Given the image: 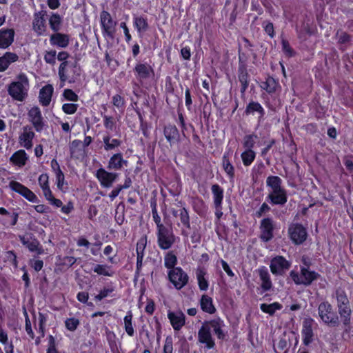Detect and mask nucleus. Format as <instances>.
<instances>
[{"label":"nucleus","mask_w":353,"mask_h":353,"mask_svg":"<svg viewBox=\"0 0 353 353\" xmlns=\"http://www.w3.org/2000/svg\"><path fill=\"white\" fill-rule=\"evenodd\" d=\"M260 239L263 242L267 243L274 237L275 223L271 218H264L260 222Z\"/></svg>","instance_id":"nucleus-11"},{"label":"nucleus","mask_w":353,"mask_h":353,"mask_svg":"<svg viewBox=\"0 0 353 353\" xmlns=\"http://www.w3.org/2000/svg\"><path fill=\"white\" fill-rule=\"evenodd\" d=\"M282 182L278 176L270 175L266 179V185L270 190L267 200L272 205H284L288 201L287 192L282 187Z\"/></svg>","instance_id":"nucleus-2"},{"label":"nucleus","mask_w":353,"mask_h":353,"mask_svg":"<svg viewBox=\"0 0 353 353\" xmlns=\"http://www.w3.org/2000/svg\"><path fill=\"white\" fill-rule=\"evenodd\" d=\"M110 267V266H94L93 270L98 274L111 276L113 275L114 272L109 269Z\"/></svg>","instance_id":"nucleus-52"},{"label":"nucleus","mask_w":353,"mask_h":353,"mask_svg":"<svg viewBox=\"0 0 353 353\" xmlns=\"http://www.w3.org/2000/svg\"><path fill=\"white\" fill-rule=\"evenodd\" d=\"M170 268L168 272L169 281L174 285L176 289L183 288L188 281L187 274L180 268L176 266H166Z\"/></svg>","instance_id":"nucleus-9"},{"label":"nucleus","mask_w":353,"mask_h":353,"mask_svg":"<svg viewBox=\"0 0 353 353\" xmlns=\"http://www.w3.org/2000/svg\"><path fill=\"white\" fill-rule=\"evenodd\" d=\"M259 274L261 283L260 286L257 288L256 291L259 295H263L272 288V283L270 275L264 266L259 270Z\"/></svg>","instance_id":"nucleus-15"},{"label":"nucleus","mask_w":353,"mask_h":353,"mask_svg":"<svg viewBox=\"0 0 353 353\" xmlns=\"http://www.w3.org/2000/svg\"><path fill=\"white\" fill-rule=\"evenodd\" d=\"M100 22L103 37L114 39L117 22L112 19L111 14L108 11L105 10L100 13Z\"/></svg>","instance_id":"nucleus-8"},{"label":"nucleus","mask_w":353,"mask_h":353,"mask_svg":"<svg viewBox=\"0 0 353 353\" xmlns=\"http://www.w3.org/2000/svg\"><path fill=\"white\" fill-rule=\"evenodd\" d=\"M134 26L139 32H145L148 28L147 19L142 17H134Z\"/></svg>","instance_id":"nucleus-44"},{"label":"nucleus","mask_w":353,"mask_h":353,"mask_svg":"<svg viewBox=\"0 0 353 353\" xmlns=\"http://www.w3.org/2000/svg\"><path fill=\"white\" fill-rule=\"evenodd\" d=\"M211 190L213 194L214 206L216 210H221L223 199V190L219 184H213Z\"/></svg>","instance_id":"nucleus-31"},{"label":"nucleus","mask_w":353,"mask_h":353,"mask_svg":"<svg viewBox=\"0 0 353 353\" xmlns=\"http://www.w3.org/2000/svg\"><path fill=\"white\" fill-rule=\"evenodd\" d=\"M34 137V133L31 130V128L28 126L23 127V132L19 136V143L21 146L27 150L32 147V139Z\"/></svg>","instance_id":"nucleus-24"},{"label":"nucleus","mask_w":353,"mask_h":353,"mask_svg":"<svg viewBox=\"0 0 353 353\" xmlns=\"http://www.w3.org/2000/svg\"><path fill=\"white\" fill-rule=\"evenodd\" d=\"M254 112L259 114L258 122L261 123L263 121L265 110L262 105L257 101H250L246 106L245 114L246 115L254 114Z\"/></svg>","instance_id":"nucleus-25"},{"label":"nucleus","mask_w":353,"mask_h":353,"mask_svg":"<svg viewBox=\"0 0 353 353\" xmlns=\"http://www.w3.org/2000/svg\"><path fill=\"white\" fill-rule=\"evenodd\" d=\"M54 92L53 86L48 84L43 86L39 91V102L43 106L49 105Z\"/></svg>","instance_id":"nucleus-27"},{"label":"nucleus","mask_w":353,"mask_h":353,"mask_svg":"<svg viewBox=\"0 0 353 353\" xmlns=\"http://www.w3.org/2000/svg\"><path fill=\"white\" fill-rule=\"evenodd\" d=\"M46 12L41 11L34 13V19L32 22L33 30L39 35L43 34L46 30Z\"/></svg>","instance_id":"nucleus-19"},{"label":"nucleus","mask_w":353,"mask_h":353,"mask_svg":"<svg viewBox=\"0 0 353 353\" xmlns=\"http://www.w3.org/2000/svg\"><path fill=\"white\" fill-rule=\"evenodd\" d=\"M282 308V304L279 302H274L270 304L261 303L260 305L261 310L265 314H268L270 316H274L276 310H280Z\"/></svg>","instance_id":"nucleus-36"},{"label":"nucleus","mask_w":353,"mask_h":353,"mask_svg":"<svg viewBox=\"0 0 353 353\" xmlns=\"http://www.w3.org/2000/svg\"><path fill=\"white\" fill-rule=\"evenodd\" d=\"M257 137V135L255 134L245 135L243 137V147L246 148V150H252L255 144V140Z\"/></svg>","instance_id":"nucleus-46"},{"label":"nucleus","mask_w":353,"mask_h":353,"mask_svg":"<svg viewBox=\"0 0 353 353\" xmlns=\"http://www.w3.org/2000/svg\"><path fill=\"white\" fill-rule=\"evenodd\" d=\"M168 318L173 329L176 331H179L185 323V316L181 311L178 312L168 311Z\"/></svg>","instance_id":"nucleus-17"},{"label":"nucleus","mask_w":353,"mask_h":353,"mask_svg":"<svg viewBox=\"0 0 353 353\" xmlns=\"http://www.w3.org/2000/svg\"><path fill=\"white\" fill-rule=\"evenodd\" d=\"M301 267V274L294 270L291 271L290 273V277L295 284L308 286L320 276L319 273L309 270L310 266Z\"/></svg>","instance_id":"nucleus-6"},{"label":"nucleus","mask_w":353,"mask_h":353,"mask_svg":"<svg viewBox=\"0 0 353 353\" xmlns=\"http://www.w3.org/2000/svg\"><path fill=\"white\" fill-rule=\"evenodd\" d=\"M164 265H176L177 262V258L174 251H169L165 256Z\"/></svg>","instance_id":"nucleus-55"},{"label":"nucleus","mask_w":353,"mask_h":353,"mask_svg":"<svg viewBox=\"0 0 353 353\" xmlns=\"http://www.w3.org/2000/svg\"><path fill=\"white\" fill-rule=\"evenodd\" d=\"M67 65L68 61H64L62 62L59 67L58 74L61 81V88H63L65 85V82L68 79V77L65 74V69Z\"/></svg>","instance_id":"nucleus-47"},{"label":"nucleus","mask_w":353,"mask_h":353,"mask_svg":"<svg viewBox=\"0 0 353 353\" xmlns=\"http://www.w3.org/2000/svg\"><path fill=\"white\" fill-rule=\"evenodd\" d=\"M313 30L308 23H304L301 29L298 31V36L300 39H305V35H312Z\"/></svg>","instance_id":"nucleus-50"},{"label":"nucleus","mask_w":353,"mask_h":353,"mask_svg":"<svg viewBox=\"0 0 353 353\" xmlns=\"http://www.w3.org/2000/svg\"><path fill=\"white\" fill-rule=\"evenodd\" d=\"M112 103L117 108H121L125 104L124 99L119 94H115L112 97Z\"/></svg>","instance_id":"nucleus-60"},{"label":"nucleus","mask_w":353,"mask_h":353,"mask_svg":"<svg viewBox=\"0 0 353 353\" xmlns=\"http://www.w3.org/2000/svg\"><path fill=\"white\" fill-rule=\"evenodd\" d=\"M201 234L199 230L196 228H194L190 235L191 241L192 243H198L201 241Z\"/></svg>","instance_id":"nucleus-64"},{"label":"nucleus","mask_w":353,"mask_h":353,"mask_svg":"<svg viewBox=\"0 0 353 353\" xmlns=\"http://www.w3.org/2000/svg\"><path fill=\"white\" fill-rule=\"evenodd\" d=\"M238 79L241 83V93L243 95L250 82V75L247 70V66L241 65V68H238Z\"/></svg>","instance_id":"nucleus-28"},{"label":"nucleus","mask_w":353,"mask_h":353,"mask_svg":"<svg viewBox=\"0 0 353 353\" xmlns=\"http://www.w3.org/2000/svg\"><path fill=\"white\" fill-rule=\"evenodd\" d=\"M134 72L137 79L139 81H142L149 79L151 74H153L154 70L150 65L146 63H139L136 65Z\"/></svg>","instance_id":"nucleus-20"},{"label":"nucleus","mask_w":353,"mask_h":353,"mask_svg":"<svg viewBox=\"0 0 353 353\" xmlns=\"http://www.w3.org/2000/svg\"><path fill=\"white\" fill-rule=\"evenodd\" d=\"M317 326L315 321L311 318H305L303 321L301 336L303 344L305 346L310 345L314 340V333L313 328Z\"/></svg>","instance_id":"nucleus-10"},{"label":"nucleus","mask_w":353,"mask_h":353,"mask_svg":"<svg viewBox=\"0 0 353 353\" xmlns=\"http://www.w3.org/2000/svg\"><path fill=\"white\" fill-rule=\"evenodd\" d=\"M79 325V321L78 319H76L74 317L68 318L65 321V327L71 332H74L77 330Z\"/></svg>","instance_id":"nucleus-49"},{"label":"nucleus","mask_w":353,"mask_h":353,"mask_svg":"<svg viewBox=\"0 0 353 353\" xmlns=\"http://www.w3.org/2000/svg\"><path fill=\"white\" fill-rule=\"evenodd\" d=\"M14 31L13 29L2 28L0 30V48L6 49L14 41Z\"/></svg>","instance_id":"nucleus-23"},{"label":"nucleus","mask_w":353,"mask_h":353,"mask_svg":"<svg viewBox=\"0 0 353 353\" xmlns=\"http://www.w3.org/2000/svg\"><path fill=\"white\" fill-rule=\"evenodd\" d=\"M132 311L127 312L126 315L123 318L124 328L129 336H133L134 335V329L132 325Z\"/></svg>","instance_id":"nucleus-37"},{"label":"nucleus","mask_w":353,"mask_h":353,"mask_svg":"<svg viewBox=\"0 0 353 353\" xmlns=\"http://www.w3.org/2000/svg\"><path fill=\"white\" fill-rule=\"evenodd\" d=\"M70 41V38L68 34L59 33L58 32L52 34L50 38V42L52 46H55L59 48H66Z\"/></svg>","instance_id":"nucleus-26"},{"label":"nucleus","mask_w":353,"mask_h":353,"mask_svg":"<svg viewBox=\"0 0 353 353\" xmlns=\"http://www.w3.org/2000/svg\"><path fill=\"white\" fill-rule=\"evenodd\" d=\"M335 37L337 40V43L339 45V49L342 51L345 50L351 41V36L342 30H338Z\"/></svg>","instance_id":"nucleus-33"},{"label":"nucleus","mask_w":353,"mask_h":353,"mask_svg":"<svg viewBox=\"0 0 353 353\" xmlns=\"http://www.w3.org/2000/svg\"><path fill=\"white\" fill-rule=\"evenodd\" d=\"M157 243L162 250H168L176 241V236L172 228L162 225L157 228Z\"/></svg>","instance_id":"nucleus-7"},{"label":"nucleus","mask_w":353,"mask_h":353,"mask_svg":"<svg viewBox=\"0 0 353 353\" xmlns=\"http://www.w3.org/2000/svg\"><path fill=\"white\" fill-rule=\"evenodd\" d=\"M282 50L285 54L288 57H292L295 54V52L290 47V45L286 39H283L281 41Z\"/></svg>","instance_id":"nucleus-53"},{"label":"nucleus","mask_w":353,"mask_h":353,"mask_svg":"<svg viewBox=\"0 0 353 353\" xmlns=\"http://www.w3.org/2000/svg\"><path fill=\"white\" fill-rule=\"evenodd\" d=\"M270 210V206L266 203H263L260 208L256 212V216L258 218L261 217L264 214L268 212Z\"/></svg>","instance_id":"nucleus-61"},{"label":"nucleus","mask_w":353,"mask_h":353,"mask_svg":"<svg viewBox=\"0 0 353 353\" xmlns=\"http://www.w3.org/2000/svg\"><path fill=\"white\" fill-rule=\"evenodd\" d=\"M63 96L68 101L76 102L79 100L78 95L71 89L64 90Z\"/></svg>","instance_id":"nucleus-56"},{"label":"nucleus","mask_w":353,"mask_h":353,"mask_svg":"<svg viewBox=\"0 0 353 353\" xmlns=\"http://www.w3.org/2000/svg\"><path fill=\"white\" fill-rule=\"evenodd\" d=\"M18 55L13 52H6L2 57H0V72L5 71L10 63L18 60Z\"/></svg>","instance_id":"nucleus-32"},{"label":"nucleus","mask_w":353,"mask_h":353,"mask_svg":"<svg viewBox=\"0 0 353 353\" xmlns=\"http://www.w3.org/2000/svg\"><path fill=\"white\" fill-rule=\"evenodd\" d=\"M70 157L72 159H79L84 156L85 152L82 147V142L80 140H74L70 144Z\"/></svg>","instance_id":"nucleus-30"},{"label":"nucleus","mask_w":353,"mask_h":353,"mask_svg":"<svg viewBox=\"0 0 353 353\" xmlns=\"http://www.w3.org/2000/svg\"><path fill=\"white\" fill-rule=\"evenodd\" d=\"M28 79L24 73H21L17 77V80L8 85V92L13 99L23 101L28 97Z\"/></svg>","instance_id":"nucleus-4"},{"label":"nucleus","mask_w":353,"mask_h":353,"mask_svg":"<svg viewBox=\"0 0 353 353\" xmlns=\"http://www.w3.org/2000/svg\"><path fill=\"white\" fill-rule=\"evenodd\" d=\"M77 284L79 286V288L81 290L88 289L91 287V279L88 276L81 275L79 273H77L76 278Z\"/></svg>","instance_id":"nucleus-42"},{"label":"nucleus","mask_w":353,"mask_h":353,"mask_svg":"<svg viewBox=\"0 0 353 353\" xmlns=\"http://www.w3.org/2000/svg\"><path fill=\"white\" fill-rule=\"evenodd\" d=\"M200 307L203 312L214 314L216 312V309L214 305L212 297L207 294H203L200 299Z\"/></svg>","instance_id":"nucleus-29"},{"label":"nucleus","mask_w":353,"mask_h":353,"mask_svg":"<svg viewBox=\"0 0 353 353\" xmlns=\"http://www.w3.org/2000/svg\"><path fill=\"white\" fill-rule=\"evenodd\" d=\"M170 212L172 216L179 219L180 222L177 223L178 226H183L190 229V215L188 210L185 207L180 206L179 208H171Z\"/></svg>","instance_id":"nucleus-16"},{"label":"nucleus","mask_w":353,"mask_h":353,"mask_svg":"<svg viewBox=\"0 0 353 353\" xmlns=\"http://www.w3.org/2000/svg\"><path fill=\"white\" fill-rule=\"evenodd\" d=\"M318 314L321 321L327 326L337 327L339 325V318L328 301H323L319 305Z\"/></svg>","instance_id":"nucleus-5"},{"label":"nucleus","mask_w":353,"mask_h":353,"mask_svg":"<svg viewBox=\"0 0 353 353\" xmlns=\"http://www.w3.org/2000/svg\"><path fill=\"white\" fill-rule=\"evenodd\" d=\"M56 51H48L44 54V60L47 63L54 65L56 63Z\"/></svg>","instance_id":"nucleus-57"},{"label":"nucleus","mask_w":353,"mask_h":353,"mask_svg":"<svg viewBox=\"0 0 353 353\" xmlns=\"http://www.w3.org/2000/svg\"><path fill=\"white\" fill-rule=\"evenodd\" d=\"M78 106L76 103H64L62 105V110L67 114H72L77 112Z\"/></svg>","instance_id":"nucleus-54"},{"label":"nucleus","mask_w":353,"mask_h":353,"mask_svg":"<svg viewBox=\"0 0 353 353\" xmlns=\"http://www.w3.org/2000/svg\"><path fill=\"white\" fill-rule=\"evenodd\" d=\"M288 233L291 240L296 245L303 243L307 238L306 229L299 223H294L290 225Z\"/></svg>","instance_id":"nucleus-13"},{"label":"nucleus","mask_w":353,"mask_h":353,"mask_svg":"<svg viewBox=\"0 0 353 353\" xmlns=\"http://www.w3.org/2000/svg\"><path fill=\"white\" fill-rule=\"evenodd\" d=\"M224 321L219 316L210 320L204 321L198 331V342L204 345V350H209L216 347L215 340L212 332L218 340L227 341L228 332L225 329Z\"/></svg>","instance_id":"nucleus-1"},{"label":"nucleus","mask_w":353,"mask_h":353,"mask_svg":"<svg viewBox=\"0 0 353 353\" xmlns=\"http://www.w3.org/2000/svg\"><path fill=\"white\" fill-rule=\"evenodd\" d=\"M50 28L54 32H59L61 26V17L59 14L53 13L49 19Z\"/></svg>","instance_id":"nucleus-38"},{"label":"nucleus","mask_w":353,"mask_h":353,"mask_svg":"<svg viewBox=\"0 0 353 353\" xmlns=\"http://www.w3.org/2000/svg\"><path fill=\"white\" fill-rule=\"evenodd\" d=\"M193 208L194 211L199 214L202 215L207 211V206L203 201V200L201 198H196L193 201L192 203Z\"/></svg>","instance_id":"nucleus-41"},{"label":"nucleus","mask_w":353,"mask_h":353,"mask_svg":"<svg viewBox=\"0 0 353 353\" xmlns=\"http://www.w3.org/2000/svg\"><path fill=\"white\" fill-rule=\"evenodd\" d=\"M222 164L225 172L229 175V176L232 178L234 177V166L230 163V161H229V159L228 158L226 154H224L223 157Z\"/></svg>","instance_id":"nucleus-45"},{"label":"nucleus","mask_w":353,"mask_h":353,"mask_svg":"<svg viewBox=\"0 0 353 353\" xmlns=\"http://www.w3.org/2000/svg\"><path fill=\"white\" fill-rule=\"evenodd\" d=\"M28 159L26 152L23 150H19L10 157V161L19 167H22L26 165Z\"/></svg>","instance_id":"nucleus-34"},{"label":"nucleus","mask_w":353,"mask_h":353,"mask_svg":"<svg viewBox=\"0 0 353 353\" xmlns=\"http://www.w3.org/2000/svg\"><path fill=\"white\" fill-rule=\"evenodd\" d=\"M243 163L245 166L250 165L254 161L256 153L252 150H245L241 155Z\"/></svg>","instance_id":"nucleus-39"},{"label":"nucleus","mask_w":353,"mask_h":353,"mask_svg":"<svg viewBox=\"0 0 353 353\" xmlns=\"http://www.w3.org/2000/svg\"><path fill=\"white\" fill-rule=\"evenodd\" d=\"M46 353H61L57 350L56 340L52 335L48 336V344Z\"/></svg>","instance_id":"nucleus-51"},{"label":"nucleus","mask_w":353,"mask_h":353,"mask_svg":"<svg viewBox=\"0 0 353 353\" xmlns=\"http://www.w3.org/2000/svg\"><path fill=\"white\" fill-rule=\"evenodd\" d=\"M95 176L103 188H109L117 181L119 174L117 172H110L104 168H99L97 170Z\"/></svg>","instance_id":"nucleus-12"},{"label":"nucleus","mask_w":353,"mask_h":353,"mask_svg":"<svg viewBox=\"0 0 353 353\" xmlns=\"http://www.w3.org/2000/svg\"><path fill=\"white\" fill-rule=\"evenodd\" d=\"M263 27L265 32L271 37L273 38L274 37V25L270 21H264L263 23Z\"/></svg>","instance_id":"nucleus-58"},{"label":"nucleus","mask_w":353,"mask_h":353,"mask_svg":"<svg viewBox=\"0 0 353 353\" xmlns=\"http://www.w3.org/2000/svg\"><path fill=\"white\" fill-rule=\"evenodd\" d=\"M10 189L23 196L28 201L32 203H37L38 198L36 194L19 182L12 181L9 183Z\"/></svg>","instance_id":"nucleus-14"},{"label":"nucleus","mask_w":353,"mask_h":353,"mask_svg":"<svg viewBox=\"0 0 353 353\" xmlns=\"http://www.w3.org/2000/svg\"><path fill=\"white\" fill-rule=\"evenodd\" d=\"M336 299L341 321L345 328V331L348 332L352 323V314L350 300L346 292L341 289L336 290Z\"/></svg>","instance_id":"nucleus-3"},{"label":"nucleus","mask_w":353,"mask_h":353,"mask_svg":"<svg viewBox=\"0 0 353 353\" xmlns=\"http://www.w3.org/2000/svg\"><path fill=\"white\" fill-rule=\"evenodd\" d=\"M28 116L36 131L41 132L43 129L44 123L40 109L38 107L32 108L28 112Z\"/></svg>","instance_id":"nucleus-18"},{"label":"nucleus","mask_w":353,"mask_h":353,"mask_svg":"<svg viewBox=\"0 0 353 353\" xmlns=\"http://www.w3.org/2000/svg\"><path fill=\"white\" fill-rule=\"evenodd\" d=\"M270 265H289L288 261L281 256L273 257L271 260Z\"/></svg>","instance_id":"nucleus-63"},{"label":"nucleus","mask_w":353,"mask_h":353,"mask_svg":"<svg viewBox=\"0 0 353 353\" xmlns=\"http://www.w3.org/2000/svg\"><path fill=\"white\" fill-rule=\"evenodd\" d=\"M279 83L272 77H268L265 81L262 82L261 88L265 90L268 94H273L276 91Z\"/></svg>","instance_id":"nucleus-35"},{"label":"nucleus","mask_w":353,"mask_h":353,"mask_svg":"<svg viewBox=\"0 0 353 353\" xmlns=\"http://www.w3.org/2000/svg\"><path fill=\"white\" fill-rule=\"evenodd\" d=\"M155 310L154 301L152 299H148L147 304L145 307V311L149 315L153 314Z\"/></svg>","instance_id":"nucleus-62"},{"label":"nucleus","mask_w":353,"mask_h":353,"mask_svg":"<svg viewBox=\"0 0 353 353\" xmlns=\"http://www.w3.org/2000/svg\"><path fill=\"white\" fill-rule=\"evenodd\" d=\"M163 134L170 146L181 141L179 132L174 125H165L163 129Z\"/></svg>","instance_id":"nucleus-21"},{"label":"nucleus","mask_w":353,"mask_h":353,"mask_svg":"<svg viewBox=\"0 0 353 353\" xmlns=\"http://www.w3.org/2000/svg\"><path fill=\"white\" fill-rule=\"evenodd\" d=\"M205 272L199 269L196 273L198 285L200 290L206 291L209 287L208 281L205 278Z\"/></svg>","instance_id":"nucleus-40"},{"label":"nucleus","mask_w":353,"mask_h":353,"mask_svg":"<svg viewBox=\"0 0 353 353\" xmlns=\"http://www.w3.org/2000/svg\"><path fill=\"white\" fill-rule=\"evenodd\" d=\"M146 243V239L143 238L141 239L139 243H137V265H141L142 264V259H143V250L144 249V247L145 246Z\"/></svg>","instance_id":"nucleus-48"},{"label":"nucleus","mask_w":353,"mask_h":353,"mask_svg":"<svg viewBox=\"0 0 353 353\" xmlns=\"http://www.w3.org/2000/svg\"><path fill=\"white\" fill-rule=\"evenodd\" d=\"M114 290L115 288L112 285L105 286L99 291V294L94 296V300L96 301H100L105 297L110 296L111 294L114 292Z\"/></svg>","instance_id":"nucleus-43"},{"label":"nucleus","mask_w":353,"mask_h":353,"mask_svg":"<svg viewBox=\"0 0 353 353\" xmlns=\"http://www.w3.org/2000/svg\"><path fill=\"white\" fill-rule=\"evenodd\" d=\"M127 165L128 161L123 159L122 153H117L110 157L107 169L110 170H121L124 166Z\"/></svg>","instance_id":"nucleus-22"},{"label":"nucleus","mask_w":353,"mask_h":353,"mask_svg":"<svg viewBox=\"0 0 353 353\" xmlns=\"http://www.w3.org/2000/svg\"><path fill=\"white\" fill-rule=\"evenodd\" d=\"M103 124L106 129L113 130L114 127V121L112 117H109L107 115L103 116Z\"/></svg>","instance_id":"nucleus-59"}]
</instances>
